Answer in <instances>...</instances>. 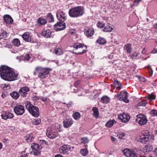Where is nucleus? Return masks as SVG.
<instances>
[{"instance_id": "obj_1", "label": "nucleus", "mask_w": 157, "mask_h": 157, "mask_svg": "<svg viewBox=\"0 0 157 157\" xmlns=\"http://www.w3.org/2000/svg\"><path fill=\"white\" fill-rule=\"evenodd\" d=\"M0 75L4 80L11 82L18 79V74L13 69L3 65L0 67Z\"/></svg>"}, {"instance_id": "obj_2", "label": "nucleus", "mask_w": 157, "mask_h": 157, "mask_svg": "<svg viewBox=\"0 0 157 157\" xmlns=\"http://www.w3.org/2000/svg\"><path fill=\"white\" fill-rule=\"evenodd\" d=\"M51 69L49 68H43L41 67H37L35 68V71L33 74L34 75L38 74V77L41 79H44L47 78L49 73V70Z\"/></svg>"}, {"instance_id": "obj_3", "label": "nucleus", "mask_w": 157, "mask_h": 157, "mask_svg": "<svg viewBox=\"0 0 157 157\" xmlns=\"http://www.w3.org/2000/svg\"><path fill=\"white\" fill-rule=\"evenodd\" d=\"M84 13V8L81 6H77L71 9L68 13L71 17H77L82 16Z\"/></svg>"}, {"instance_id": "obj_4", "label": "nucleus", "mask_w": 157, "mask_h": 157, "mask_svg": "<svg viewBox=\"0 0 157 157\" xmlns=\"http://www.w3.org/2000/svg\"><path fill=\"white\" fill-rule=\"evenodd\" d=\"M142 133V135L136 137V141L145 144H146L147 142L149 143L150 142H151V139L152 140H153L154 139L153 137L151 136L148 135L149 133L148 131H143Z\"/></svg>"}, {"instance_id": "obj_5", "label": "nucleus", "mask_w": 157, "mask_h": 157, "mask_svg": "<svg viewBox=\"0 0 157 157\" xmlns=\"http://www.w3.org/2000/svg\"><path fill=\"white\" fill-rule=\"evenodd\" d=\"M26 108L30 113L33 116L37 117L39 116V111L38 108L34 106L29 102H28Z\"/></svg>"}, {"instance_id": "obj_6", "label": "nucleus", "mask_w": 157, "mask_h": 157, "mask_svg": "<svg viewBox=\"0 0 157 157\" xmlns=\"http://www.w3.org/2000/svg\"><path fill=\"white\" fill-rule=\"evenodd\" d=\"M84 47V44L82 43H76L73 45L74 48L73 51H77V52H74V53L77 54H82L86 52V50L85 49L82 50V52L81 50Z\"/></svg>"}, {"instance_id": "obj_7", "label": "nucleus", "mask_w": 157, "mask_h": 157, "mask_svg": "<svg viewBox=\"0 0 157 157\" xmlns=\"http://www.w3.org/2000/svg\"><path fill=\"white\" fill-rule=\"evenodd\" d=\"M73 148V147H71L70 145L67 144L64 145L60 147V152L63 154H68Z\"/></svg>"}, {"instance_id": "obj_8", "label": "nucleus", "mask_w": 157, "mask_h": 157, "mask_svg": "<svg viewBox=\"0 0 157 157\" xmlns=\"http://www.w3.org/2000/svg\"><path fill=\"white\" fill-rule=\"evenodd\" d=\"M116 96L117 99L123 101L124 102L128 103L129 101L128 98L127 93L126 91H121L120 94H117Z\"/></svg>"}, {"instance_id": "obj_9", "label": "nucleus", "mask_w": 157, "mask_h": 157, "mask_svg": "<svg viewBox=\"0 0 157 157\" xmlns=\"http://www.w3.org/2000/svg\"><path fill=\"white\" fill-rule=\"evenodd\" d=\"M136 121L140 125H144L147 123V119L145 116L143 114H140L137 116Z\"/></svg>"}, {"instance_id": "obj_10", "label": "nucleus", "mask_w": 157, "mask_h": 157, "mask_svg": "<svg viewBox=\"0 0 157 157\" xmlns=\"http://www.w3.org/2000/svg\"><path fill=\"white\" fill-rule=\"evenodd\" d=\"M31 147L32 149L31 153L35 156H38L40 153L41 151L39 144L35 143L32 144Z\"/></svg>"}, {"instance_id": "obj_11", "label": "nucleus", "mask_w": 157, "mask_h": 157, "mask_svg": "<svg viewBox=\"0 0 157 157\" xmlns=\"http://www.w3.org/2000/svg\"><path fill=\"white\" fill-rule=\"evenodd\" d=\"M124 155L127 157H137L138 155L134 151L125 149L123 151Z\"/></svg>"}, {"instance_id": "obj_12", "label": "nucleus", "mask_w": 157, "mask_h": 157, "mask_svg": "<svg viewBox=\"0 0 157 157\" xmlns=\"http://www.w3.org/2000/svg\"><path fill=\"white\" fill-rule=\"evenodd\" d=\"M118 119L123 123H127L129 121L130 116L127 113H123L119 114L118 116Z\"/></svg>"}, {"instance_id": "obj_13", "label": "nucleus", "mask_w": 157, "mask_h": 157, "mask_svg": "<svg viewBox=\"0 0 157 157\" xmlns=\"http://www.w3.org/2000/svg\"><path fill=\"white\" fill-rule=\"evenodd\" d=\"M56 17L60 21H64L67 18L65 13L61 10H58L56 12Z\"/></svg>"}, {"instance_id": "obj_14", "label": "nucleus", "mask_w": 157, "mask_h": 157, "mask_svg": "<svg viewBox=\"0 0 157 157\" xmlns=\"http://www.w3.org/2000/svg\"><path fill=\"white\" fill-rule=\"evenodd\" d=\"M15 113L18 115H22L25 112L24 107L22 105H18L14 108Z\"/></svg>"}, {"instance_id": "obj_15", "label": "nucleus", "mask_w": 157, "mask_h": 157, "mask_svg": "<svg viewBox=\"0 0 157 157\" xmlns=\"http://www.w3.org/2000/svg\"><path fill=\"white\" fill-rule=\"evenodd\" d=\"M65 28V24L64 21L58 22L54 25V29L56 31L63 30Z\"/></svg>"}, {"instance_id": "obj_16", "label": "nucleus", "mask_w": 157, "mask_h": 157, "mask_svg": "<svg viewBox=\"0 0 157 157\" xmlns=\"http://www.w3.org/2000/svg\"><path fill=\"white\" fill-rule=\"evenodd\" d=\"M22 37L23 39L26 42H33L32 36L29 32H25L22 35Z\"/></svg>"}, {"instance_id": "obj_17", "label": "nucleus", "mask_w": 157, "mask_h": 157, "mask_svg": "<svg viewBox=\"0 0 157 157\" xmlns=\"http://www.w3.org/2000/svg\"><path fill=\"white\" fill-rule=\"evenodd\" d=\"M46 134L48 137L51 139L56 138L58 136V135L57 132H54L50 129H48Z\"/></svg>"}, {"instance_id": "obj_18", "label": "nucleus", "mask_w": 157, "mask_h": 157, "mask_svg": "<svg viewBox=\"0 0 157 157\" xmlns=\"http://www.w3.org/2000/svg\"><path fill=\"white\" fill-rule=\"evenodd\" d=\"M29 88L26 86L21 88L19 91V94L20 95L23 97H25L28 94V92L29 91Z\"/></svg>"}, {"instance_id": "obj_19", "label": "nucleus", "mask_w": 157, "mask_h": 157, "mask_svg": "<svg viewBox=\"0 0 157 157\" xmlns=\"http://www.w3.org/2000/svg\"><path fill=\"white\" fill-rule=\"evenodd\" d=\"M73 123V121L72 118H68L65 119L63 122V126L66 128L71 127Z\"/></svg>"}, {"instance_id": "obj_20", "label": "nucleus", "mask_w": 157, "mask_h": 157, "mask_svg": "<svg viewBox=\"0 0 157 157\" xmlns=\"http://www.w3.org/2000/svg\"><path fill=\"white\" fill-rule=\"evenodd\" d=\"M41 35L47 38H50L52 37V32L49 29H44L41 32Z\"/></svg>"}, {"instance_id": "obj_21", "label": "nucleus", "mask_w": 157, "mask_h": 157, "mask_svg": "<svg viewBox=\"0 0 157 157\" xmlns=\"http://www.w3.org/2000/svg\"><path fill=\"white\" fill-rule=\"evenodd\" d=\"M14 116L13 114L8 112L5 113L1 115L2 118L5 120H6L8 119H12Z\"/></svg>"}, {"instance_id": "obj_22", "label": "nucleus", "mask_w": 157, "mask_h": 157, "mask_svg": "<svg viewBox=\"0 0 157 157\" xmlns=\"http://www.w3.org/2000/svg\"><path fill=\"white\" fill-rule=\"evenodd\" d=\"M5 23L8 24L12 23L13 20L12 17L9 15H6L3 17Z\"/></svg>"}, {"instance_id": "obj_23", "label": "nucleus", "mask_w": 157, "mask_h": 157, "mask_svg": "<svg viewBox=\"0 0 157 157\" xmlns=\"http://www.w3.org/2000/svg\"><path fill=\"white\" fill-rule=\"evenodd\" d=\"M50 51L57 55H61L63 53V50L60 48H56L54 50L51 49Z\"/></svg>"}, {"instance_id": "obj_24", "label": "nucleus", "mask_w": 157, "mask_h": 157, "mask_svg": "<svg viewBox=\"0 0 157 157\" xmlns=\"http://www.w3.org/2000/svg\"><path fill=\"white\" fill-rule=\"evenodd\" d=\"M94 30L92 28L85 29L84 31L85 35L88 37L91 36L94 34Z\"/></svg>"}, {"instance_id": "obj_25", "label": "nucleus", "mask_w": 157, "mask_h": 157, "mask_svg": "<svg viewBox=\"0 0 157 157\" xmlns=\"http://www.w3.org/2000/svg\"><path fill=\"white\" fill-rule=\"evenodd\" d=\"M152 145H147L145 146L144 148L143 151L144 153H147L151 152L153 149Z\"/></svg>"}, {"instance_id": "obj_26", "label": "nucleus", "mask_w": 157, "mask_h": 157, "mask_svg": "<svg viewBox=\"0 0 157 157\" xmlns=\"http://www.w3.org/2000/svg\"><path fill=\"white\" fill-rule=\"evenodd\" d=\"M96 42L100 45H103L106 43V40L104 38L99 37L97 40Z\"/></svg>"}, {"instance_id": "obj_27", "label": "nucleus", "mask_w": 157, "mask_h": 157, "mask_svg": "<svg viewBox=\"0 0 157 157\" xmlns=\"http://www.w3.org/2000/svg\"><path fill=\"white\" fill-rule=\"evenodd\" d=\"M124 50L127 53L129 54L131 53L132 51L131 45L130 44H127L125 45L124 47Z\"/></svg>"}, {"instance_id": "obj_28", "label": "nucleus", "mask_w": 157, "mask_h": 157, "mask_svg": "<svg viewBox=\"0 0 157 157\" xmlns=\"http://www.w3.org/2000/svg\"><path fill=\"white\" fill-rule=\"evenodd\" d=\"M92 110L93 112V116L96 118H97L99 116V112L98 109L96 107H94L92 108Z\"/></svg>"}, {"instance_id": "obj_29", "label": "nucleus", "mask_w": 157, "mask_h": 157, "mask_svg": "<svg viewBox=\"0 0 157 157\" xmlns=\"http://www.w3.org/2000/svg\"><path fill=\"white\" fill-rule=\"evenodd\" d=\"M37 22L38 23L40 24V25H44L46 24L47 20L41 17L38 19Z\"/></svg>"}, {"instance_id": "obj_30", "label": "nucleus", "mask_w": 157, "mask_h": 157, "mask_svg": "<svg viewBox=\"0 0 157 157\" xmlns=\"http://www.w3.org/2000/svg\"><path fill=\"white\" fill-rule=\"evenodd\" d=\"M72 117L75 120H78L80 118L81 115L79 112H76L73 114Z\"/></svg>"}, {"instance_id": "obj_31", "label": "nucleus", "mask_w": 157, "mask_h": 157, "mask_svg": "<svg viewBox=\"0 0 157 157\" xmlns=\"http://www.w3.org/2000/svg\"><path fill=\"white\" fill-rule=\"evenodd\" d=\"M12 44L14 46L17 47L21 45L20 41L17 38H15L13 39L12 41Z\"/></svg>"}, {"instance_id": "obj_32", "label": "nucleus", "mask_w": 157, "mask_h": 157, "mask_svg": "<svg viewBox=\"0 0 157 157\" xmlns=\"http://www.w3.org/2000/svg\"><path fill=\"white\" fill-rule=\"evenodd\" d=\"M46 18L49 22H52L54 21L53 17L51 13H48L47 14Z\"/></svg>"}, {"instance_id": "obj_33", "label": "nucleus", "mask_w": 157, "mask_h": 157, "mask_svg": "<svg viewBox=\"0 0 157 157\" xmlns=\"http://www.w3.org/2000/svg\"><path fill=\"white\" fill-rule=\"evenodd\" d=\"M114 87L117 89L120 90L121 89L122 86L121 83L118 81H114L113 82Z\"/></svg>"}, {"instance_id": "obj_34", "label": "nucleus", "mask_w": 157, "mask_h": 157, "mask_svg": "<svg viewBox=\"0 0 157 157\" xmlns=\"http://www.w3.org/2000/svg\"><path fill=\"white\" fill-rule=\"evenodd\" d=\"M115 122L114 120L109 121L106 123L105 126L107 127H111Z\"/></svg>"}, {"instance_id": "obj_35", "label": "nucleus", "mask_w": 157, "mask_h": 157, "mask_svg": "<svg viewBox=\"0 0 157 157\" xmlns=\"http://www.w3.org/2000/svg\"><path fill=\"white\" fill-rule=\"evenodd\" d=\"M10 95L13 99H17L20 95L19 94L15 91H13L12 93H11Z\"/></svg>"}, {"instance_id": "obj_36", "label": "nucleus", "mask_w": 157, "mask_h": 157, "mask_svg": "<svg viewBox=\"0 0 157 157\" xmlns=\"http://www.w3.org/2000/svg\"><path fill=\"white\" fill-rule=\"evenodd\" d=\"M110 99L108 97L104 96L101 98V101L103 103H107L109 102Z\"/></svg>"}, {"instance_id": "obj_37", "label": "nucleus", "mask_w": 157, "mask_h": 157, "mask_svg": "<svg viewBox=\"0 0 157 157\" xmlns=\"http://www.w3.org/2000/svg\"><path fill=\"white\" fill-rule=\"evenodd\" d=\"M113 29V28L111 27L109 25H107L103 29V30L104 32H110Z\"/></svg>"}, {"instance_id": "obj_38", "label": "nucleus", "mask_w": 157, "mask_h": 157, "mask_svg": "<svg viewBox=\"0 0 157 157\" xmlns=\"http://www.w3.org/2000/svg\"><path fill=\"white\" fill-rule=\"evenodd\" d=\"M26 136L27 137L26 140L29 143L32 142L34 139L33 137L31 135H28Z\"/></svg>"}, {"instance_id": "obj_39", "label": "nucleus", "mask_w": 157, "mask_h": 157, "mask_svg": "<svg viewBox=\"0 0 157 157\" xmlns=\"http://www.w3.org/2000/svg\"><path fill=\"white\" fill-rule=\"evenodd\" d=\"M41 122V120L39 118L33 119L32 121V124L34 125H38Z\"/></svg>"}, {"instance_id": "obj_40", "label": "nucleus", "mask_w": 157, "mask_h": 157, "mask_svg": "<svg viewBox=\"0 0 157 157\" xmlns=\"http://www.w3.org/2000/svg\"><path fill=\"white\" fill-rule=\"evenodd\" d=\"M88 153V151L86 148L81 149L80 151V154L83 156L86 155Z\"/></svg>"}, {"instance_id": "obj_41", "label": "nucleus", "mask_w": 157, "mask_h": 157, "mask_svg": "<svg viewBox=\"0 0 157 157\" xmlns=\"http://www.w3.org/2000/svg\"><path fill=\"white\" fill-rule=\"evenodd\" d=\"M150 101L154 100L155 98V96L153 94H149L148 96L146 97Z\"/></svg>"}, {"instance_id": "obj_42", "label": "nucleus", "mask_w": 157, "mask_h": 157, "mask_svg": "<svg viewBox=\"0 0 157 157\" xmlns=\"http://www.w3.org/2000/svg\"><path fill=\"white\" fill-rule=\"evenodd\" d=\"M81 141L84 144H86L89 142V140L87 137H84L81 139Z\"/></svg>"}, {"instance_id": "obj_43", "label": "nucleus", "mask_w": 157, "mask_h": 157, "mask_svg": "<svg viewBox=\"0 0 157 157\" xmlns=\"http://www.w3.org/2000/svg\"><path fill=\"white\" fill-rule=\"evenodd\" d=\"M0 36H1V39L6 38L7 36V33L5 32H3L0 34Z\"/></svg>"}, {"instance_id": "obj_44", "label": "nucleus", "mask_w": 157, "mask_h": 157, "mask_svg": "<svg viewBox=\"0 0 157 157\" xmlns=\"http://www.w3.org/2000/svg\"><path fill=\"white\" fill-rule=\"evenodd\" d=\"M31 58V57L29 54H26L24 57L23 60L25 62H26L28 61L29 59Z\"/></svg>"}, {"instance_id": "obj_45", "label": "nucleus", "mask_w": 157, "mask_h": 157, "mask_svg": "<svg viewBox=\"0 0 157 157\" xmlns=\"http://www.w3.org/2000/svg\"><path fill=\"white\" fill-rule=\"evenodd\" d=\"M147 104V103L145 101H143L138 103V106H145Z\"/></svg>"}, {"instance_id": "obj_46", "label": "nucleus", "mask_w": 157, "mask_h": 157, "mask_svg": "<svg viewBox=\"0 0 157 157\" xmlns=\"http://www.w3.org/2000/svg\"><path fill=\"white\" fill-rule=\"evenodd\" d=\"M151 114L152 116H157V110L153 109L151 111Z\"/></svg>"}, {"instance_id": "obj_47", "label": "nucleus", "mask_w": 157, "mask_h": 157, "mask_svg": "<svg viewBox=\"0 0 157 157\" xmlns=\"http://www.w3.org/2000/svg\"><path fill=\"white\" fill-rule=\"evenodd\" d=\"M97 26L100 28H103L104 26V24L103 23L98 22L97 24Z\"/></svg>"}, {"instance_id": "obj_48", "label": "nucleus", "mask_w": 157, "mask_h": 157, "mask_svg": "<svg viewBox=\"0 0 157 157\" xmlns=\"http://www.w3.org/2000/svg\"><path fill=\"white\" fill-rule=\"evenodd\" d=\"M138 79L140 80V81L143 82H144L146 81V79L145 78L141 77L140 76H138Z\"/></svg>"}, {"instance_id": "obj_49", "label": "nucleus", "mask_w": 157, "mask_h": 157, "mask_svg": "<svg viewBox=\"0 0 157 157\" xmlns=\"http://www.w3.org/2000/svg\"><path fill=\"white\" fill-rule=\"evenodd\" d=\"M137 55L136 53H134L132 54L131 58L132 59H134L136 57Z\"/></svg>"}, {"instance_id": "obj_50", "label": "nucleus", "mask_w": 157, "mask_h": 157, "mask_svg": "<svg viewBox=\"0 0 157 157\" xmlns=\"http://www.w3.org/2000/svg\"><path fill=\"white\" fill-rule=\"evenodd\" d=\"M72 105V102H69L68 104L67 105V106L68 107H70Z\"/></svg>"}, {"instance_id": "obj_51", "label": "nucleus", "mask_w": 157, "mask_h": 157, "mask_svg": "<svg viewBox=\"0 0 157 157\" xmlns=\"http://www.w3.org/2000/svg\"><path fill=\"white\" fill-rule=\"evenodd\" d=\"M39 143L41 144H44L45 143V141L44 140H40Z\"/></svg>"}, {"instance_id": "obj_52", "label": "nucleus", "mask_w": 157, "mask_h": 157, "mask_svg": "<svg viewBox=\"0 0 157 157\" xmlns=\"http://www.w3.org/2000/svg\"><path fill=\"white\" fill-rule=\"evenodd\" d=\"M141 0H135L134 2V4L136 5V4H138L139 3Z\"/></svg>"}, {"instance_id": "obj_53", "label": "nucleus", "mask_w": 157, "mask_h": 157, "mask_svg": "<svg viewBox=\"0 0 157 157\" xmlns=\"http://www.w3.org/2000/svg\"><path fill=\"white\" fill-rule=\"evenodd\" d=\"M149 73L150 75L151 76L153 74V71L151 68H150L149 70Z\"/></svg>"}, {"instance_id": "obj_54", "label": "nucleus", "mask_w": 157, "mask_h": 157, "mask_svg": "<svg viewBox=\"0 0 157 157\" xmlns=\"http://www.w3.org/2000/svg\"><path fill=\"white\" fill-rule=\"evenodd\" d=\"M151 52L152 53H153V54L157 53V49H154L151 51Z\"/></svg>"}, {"instance_id": "obj_55", "label": "nucleus", "mask_w": 157, "mask_h": 157, "mask_svg": "<svg viewBox=\"0 0 157 157\" xmlns=\"http://www.w3.org/2000/svg\"><path fill=\"white\" fill-rule=\"evenodd\" d=\"M80 83V81H78L77 82H75V86H77Z\"/></svg>"}, {"instance_id": "obj_56", "label": "nucleus", "mask_w": 157, "mask_h": 157, "mask_svg": "<svg viewBox=\"0 0 157 157\" xmlns=\"http://www.w3.org/2000/svg\"><path fill=\"white\" fill-rule=\"evenodd\" d=\"M154 154L155 155H157V147H156L154 151Z\"/></svg>"}, {"instance_id": "obj_57", "label": "nucleus", "mask_w": 157, "mask_h": 157, "mask_svg": "<svg viewBox=\"0 0 157 157\" xmlns=\"http://www.w3.org/2000/svg\"><path fill=\"white\" fill-rule=\"evenodd\" d=\"M111 139L113 141L115 142L117 141V140L115 138H114L113 136H111Z\"/></svg>"}, {"instance_id": "obj_58", "label": "nucleus", "mask_w": 157, "mask_h": 157, "mask_svg": "<svg viewBox=\"0 0 157 157\" xmlns=\"http://www.w3.org/2000/svg\"><path fill=\"white\" fill-rule=\"evenodd\" d=\"M55 157H63V156L60 154H57L55 156Z\"/></svg>"}, {"instance_id": "obj_59", "label": "nucleus", "mask_w": 157, "mask_h": 157, "mask_svg": "<svg viewBox=\"0 0 157 157\" xmlns=\"http://www.w3.org/2000/svg\"><path fill=\"white\" fill-rule=\"evenodd\" d=\"M41 100L43 101H45L47 100V98H41Z\"/></svg>"}, {"instance_id": "obj_60", "label": "nucleus", "mask_w": 157, "mask_h": 157, "mask_svg": "<svg viewBox=\"0 0 157 157\" xmlns=\"http://www.w3.org/2000/svg\"><path fill=\"white\" fill-rule=\"evenodd\" d=\"M146 52V51L145 50V48H144L143 50L142 51V53L143 54H144L145 52Z\"/></svg>"}, {"instance_id": "obj_61", "label": "nucleus", "mask_w": 157, "mask_h": 157, "mask_svg": "<svg viewBox=\"0 0 157 157\" xmlns=\"http://www.w3.org/2000/svg\"><path fill=\"white\" fill-rule=\"evenodd\" d=\"M154 28H157V23H156L153 25Z\"/></svg>"}, {"instance_id": "obj_62", "label": "nucleus", "mask_w": 157, "mask_h": 157, "mask_svg": "<svg viewBox=\"0 0 157 157\" xmlns=\"http://www.w3.org/2000/svg\"><path fill=\"white\" fill-rule=\"evenodd\" d=\"M2 143L0 142V149H1L2 148Z\"/></svg>"}, {"instance_id": "obj_63", "label": "nucleus", "mask_w": 157, "mask_h": 157, "mask_svg": "<svg viewBox=\"0 0 157 157\" xmlns=\"http://www.w3.org/2000/svg\"><path fill=\"white\" fill-rule=\"evenodd\" d=\"M1 39V36H0V40Z\"/></svg>"}, {"instance_id": "obj_64", "label": "nucleus", "mask_w": 157, "mask_h": 157, "mask_svg": "<svg viewBox=\"0 0 157 157\" xmlns=\"http://www.w3.org/2000/svg\"><path fill=\"white\" fill-rule=\"evenodd\" d=\"M63 104H65V103H63Z\"/></svg>"}]
</instances>
